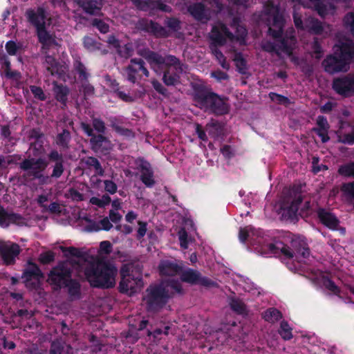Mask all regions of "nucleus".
<instances>
[{
    "label": "nucleus",
    "mask_w": 354,
    "mask_h": 354,
    "mask_svg": "<svg viewBox=\"0 0 354 354\" xmlns=\"http://www.w3.org/2000/svg\"><path fill=\"white\" fill-rule=\"evenodd\" d=\"M37 158L27 156L19 163L24 171L23 179L26 182L37 180L39 185H46L53 183V179L59 178L64 172L63 154L57 149H52L47 155Z\"/></svg>",
    "instance_id": "nucleus-1"
},
{
    "label": "nucleus",
    "mask_w": 354,
    "mask_h": 354,
    "mask_svg": "<svg viewBox=\"0 0 354 354\" xmlns=\"http://www.w3.org/2000/svg\"><path fill=\"white\" fill-rule=\"evenodd\" d=\"M263 18L268 27V35L279 43L277 46L279 50L291 55L293 50L292 45L295 44L296 39L293 35H283L285 19L279 6L272 1L266 3Z\"/></svg>",
    "instance_id": "nucleus-2"
},
{
    "label": "nucleus",
    "mask_w": 354,
    "mask_h": 354,
    "mask_svg": "<svg viewBox=\"0 0 354 354\" xmlns=\"http://www.w3.org/2000/svg\"><path fill=\"white\" fill-rule=\"evenodd\" d=\"M117 268L109 261L91 257L84 268V275L90 286L97 288H110L115 284Z\"/></svg>",
    "instance_id": "nucleus-3"
},
{
    "label": "nucleus",
    "mask_w": 354,
    "mask_h": 354,
    "mask_svg": "<svg viewBox=\"0 0 354 354\" xmlns=\"http://www.w3.org/2000/svg\"><path fill=\"white\" fill-rule=\"evenodd\" d=\"M192 88V99L196 106L217 116L228 113L230 106L226 97H222L201 84L194 83Z\"/></svg>",
    "instance_id": "nucleus-4"
},
{
    "label": "nucleus",
    "mask_w": 354,
    "mask_h": 354,
    "mask_svg": "<svg viewBox=\"0 0 354 354\" xmlns=\"http://www.w3.org/2000/svg\"><path fill=\"white\" fill-rule=\"evenodd\" d=\"M270 253L273 254H282L285 259H293L298 262H305L310 255V250L307 243L299 238L293 239L290 246L284 244L282 241H276L268 245Z\"/></svg>",
    "instance_id": "nucleus-5"
},
{
    "label": "nucleus",
    "mask_w": 354,
    "mask_h": 354,
    "mask_svg": "<svg viewBox=\"0 0 354 354\" xmlns=\"http://www.w3.org/2000/svg\"><path fill=\"white\" fill-rule=\"evenodd\" d=\"M354 59V44L344 43L339 47V52L327 55L322 62L326 72L334 74L347 72L351 62Z\"/></svg>",
    "instance_id": "nucleus-6"
},
{
    "label": "nucleus",
    "mask_w": 354,
    "mask_h": 354,
    "mask_svg": "<svg viewBox=\"0 0 354 354\" xmlns=\"http://www.w3.org/2000/svg\"><path fill=\"white\" fill-rule=\"evenodd\" d=\"M174 295L170 292L163 282L149 285L142 297L146 310L150 313H157L162 309L169 300Z\"/></svg>",
    "instance_id": "nucleus-7"
},
{
    "label": "nucleus",
    "mask_w": 354,
    "mask_h": 354,
    "mask_svg": "<svg viewBox=\"0 0 354 354\" xmlns=\"http://www.w3.org/2000/svg\"><path fill=\"white\" fill-rule=\"evenodd\" d=\"M138 54L147 60L151 69L157 68L162 70L164 68H169L173 66L176 71L182 73L183 67L178 58L174 55H168L165 57L151 50L149 48H143L138 51Z\"/></svg>",
    "instance_id": "nucleus-8"
},
{
    "label": "nucleus",
    "mask_w": 354,
    "mask_h": 354,
    "mask_svg": "<svg viewBox=\"0 0 354 354\" xmlns=\"http://www.w3.org/2000/svg\"><path fill=\"white\" fill-rule=\"evenodd\" d=\"M120 274L121 279L119 283L118 290L120 293L132 296L142 288V277L141 276L135 277L131 273L130 268L128 265H123L122 266Z\"/></svg>",
    "instance_id": "nucleus-9"
},
{
    "label": "nucleus",
    "mask_w": 354,
    "mask_h": 354,
    "mask_svg": "<svg viewBox=\"0 0 354 354\" xmlns=\"http://www.w3.org/2000/svg\"><path fill=\"white\" fill-rule=\"evenodd\" d=\"M73 270L65 262H59L53 267L48 275L47 281L57 290L63 288L68 279L72 277Z\"/></svg>",
    "instance_id": "nucleus-10"
},
{
    "label": "nucleus",
    "mask_w": 354,
    "mask_h": 354,
    "mask_svg": "<svg viewBox=\"0 0 354 354\" xmlns=\"http://www.w3.org/2000/svg\"><path fill=\"white\" fill-rule=\"evenodd\" d=\"M181 281L191 285H200L206 288L217 287L218 283L207 277H203L201 272L192 268H187L180 271Z\"/></svg>",
    "instance_id": "nucleus-11"
},
{
    "label": "nucleus",
    "mask_w": 354,
    "mask_h": 354,
    "mask_svg": "<svg viewBox=\"0 0 354 354\" xmlns=\"http://www.w3.org/2000/svg\"><path fill=\"white\" fill-rule=\"evenodd\" d=\"M332 88L344 97L352 96L354 95V74L348 73L335 77L332 82Z\"/></svg>",
    "instance_id": "nucleus-12"
},
{
    "label": "nucleus",
    "mask_w": 354,
    "mask_h": 354,
    "mask_svg": "<svg viewBox=\"0 0 354 354\" xmlns=\"http://www.w3.org/2000/svg\"><path fill=\"white\" fill-rule=\"evenodd\" d=\"M127 80L135 84L141 80L142 75L148 77L149 72L145 66V62L140 58H132L129 65L124 68Z\"/></svg>",
    "instance_id": "nucleus-13"
},
{
    "label": "nucleus",
    "mask_w": 354,
    "mask_h": 354,
    "mask_svg": "<svg viewBox=\"0 0 354 354\" xmlns=\"http://www.w3.org/2000/svg\"><path fill=\"white\" fill-rule=\"evenodd\" d=\"M234 35L223 23L212 28L210 39L216 46H223L226 44L227 39L234 41Z\"/></svg>",
    "instance_id": "nucleus-14"
},
{
    "label": "nucleus",
    "mask_w": 354,
    "mask_h": 354,
    "mask_svg": "<svg viewBox=\"0 0 354 354\" xmlns=\"http://www.w3.org/2000/svg\"><path fill=\"white\" fill-rule=\"evenodd\" d=\"M25 15L27 21L35 28L36 30L46 26L48 12L43 6H38L36 9H28Z\"/></svg>",
    "instance_id": "nucleus-15"
},
{
    "label": "nucleus",
    "mask_w": 354,
    "mask_h": 354,
    "mask_svg": "<svg viewBox=\"0 0 354 354\" xmlns=\"http://www.w3.org/2000/svg\"><path fill=\"white\" fill-rule=\"evenodd\" d=\"M44 277V273L37 263L31 260L28 261L27 266L24 269L21 278L24 279V282L27 287L31 286L33 288L37 287L32 279L40 280Z\"/></svg>",
    "instance_id": "nucleus-16"
},
{
    "label": "nucleus",
    "mask_w": 354,
    "mask_h": 354,
    "mask_svg": "<svg viewBox=\"0 0 354 354\" xmlns=\"http://www.w3.org/2000/svg\"><path fill=\"white\" fill-rule=\"evenodd\" d=\"M20 252L21 249L17 243H12L10 245L3 242L0 243V254L6 266L14 265Z\"/></svg>",
    "instance_id": "nucleus-17"
},
{
    "label": "nucleus",
    "mask_w": 354,
    "mask_h": 354,
    "mask_svg": "<svg viewBox=\"0 0 354 354\" xmlns=\"http://www.w3.org/2000/svg\"><path fill=\"white\" fill-rule=\"evenodd\" d=\"M137 169L141 171L140 180L147 187H151L155 184L153 180V171L151 164L142 157H139L135 160Z\"/></svg>",
    "instance_id": "nucleus-18"
},
{
    "label": "nucleus",
    "mask_w": 354,
    "mask_h": 354,
    "mask_svg": "<svg viewBox=\"0 0 354 354\" xmlns=\"http://www.w3.org/2000/svg\"><path fill=\"white\" fill-rule=\"evenodd\" d=\"M140 28L156 37H167L168 32L166 28L152 20L142 19L139 21Z\"/></svg>",
    "instance_id": "nucleus-19"
},
{
    "label": "nucleus",
    "mask_w": 354,
    "mask_h": 354,
    "mask_svg": "<svg viewBox=\"0 0 354 354\" xmlns=\"http://www.w3.org/2000/svg\"><path fill=\"white\" fill-rule=\"evenodd\" d=\"M36 33L38 41L41 44V50L46 53H47L52 46L57 45L55 37L50 34L46 30V26L37 30Z\"/></svg>",
    "instance_id": "nucleus-20"
},
{
    "label": "nucleus",
    "mask_w": 354,
    "mask_h": 354,
    "mask_svg": "<svg viewBox=\"0 0 354 354\" xmlns=\"http://www.w3.org/2000/svg\"><path fill=\"white\" fill-rule=\"evenodd\" d=\"M317 215L319 221L331 230H335L339 225V221L336 216L324 208H318Z\"/></svg>",
    "instance_id": "nucleus-21"
},
{
    "label": "nucleus",
    "mask_w": 354,
    "mask_h": 354,
    "mask_svg": "<svg viewBox=\"0 0 354 354\" xmlns=\"http://www.w3.org/2000/svg\"><path fill=\"white\" fill-rule=\"evenodd\" d=\"M187 11L196 21L205 22L209 19L206 7L203 3H194L187 7Z\"/></svg>",
    "instance_id": "nucleus-22"
},
{
    "label": "nucleus",
    "mask_w": 354,
    "mask_h": 354,
    "mask_svg": "<svg viewBox=\"0 0 354 354\" xmlns=\"http://www.w3.org/2000/svg\"><path fill=\"white\" fill-rule=\"evenodd\" d=\"M44 64L46 69L53 76L62 77L65 73L64 66L52 55H46L45 56Z\"/></svg>",
    "instance_id": "nucleus-23"
},
{
    "label": "nucleus",
    "mask_w": 354,
    "mask_h": 354,
    "mask_svg": "<svg viewBox=\"0 0 354 354\" xmlns=\"http://www.w3.org/2000/svg\"><path fill=\"white\" fill-rule=\"evenodd\" d=\"M53 94L55 100L59 102L63 106H66L68 102V97L70 94V89L66 85L59 84L57 82L53 83Z\"/></svg>",
    "instance_id": "nucleus-24"
},
{
    "label": "nucleus",
    "mask_w": 354,
    "mask_h": 354,
    "mask_svg": "<svg viewBox=\"0 0 354 354\" xmlns=\"http://www.w3.org/2000/svg\"><path fill=\"white\" fill-rule=\"evenodd\" d=\"M160 274L162 276H175L182 270V267L176 263L165 260L160 261L158 266Z\"/></svg>",
    "instance_id": "nucleus-25"
},
{
    "label": "nucleus",
    "mask_w": 354,
    "mask_h": 354,
    "mask_svg": "<svg viewBox=\"0 0 354 354\" xmlns=\"http://www.w3.org/2000/svg\"><path fill=\"white\" fill-rule=\"evenodd\" d=\"M23 220L21 215L16 213H8L0 205V226L8 227L10 223L19 224Z\"/></svg>",
    "instance_id": "nucleus-26"
},
{
    "label": "nucleus",
    "mask_w": 354,
    "mask_h": 354,
    "mask_svg": "<svg viewBox=\"0 0 354 354\" xmlns=\"http://www.w3.org/2000/svg\"><path fill=\"white\" fill-rule=\"evenodd\" d=\"M63 288H67V292L71 300L80 299L82 297L81 284L77 279L72 277L66 281Z\"/></svg>",
    "instance_id": "nucleus-27"
},
{
    "label": "nucleus",
    "mask_w": 354,
    "mask_h": 354,
    "mask_svg": "<svg viewBox=\"0 0 354 354\" xmlns=\"http://www.w3.org/2000/svg\"><path fill=\"white\" fill-rule=\"evenodd\" d=\"M78 4L86 13L91 15L98 14L102 7V2L98 0H80Z\"/></svg>",
    "instance_id": "nucleus-28"
},
{
    "label": "nucleus",
    "mask_w": 354,
    "mask_h": 354,
    "mask_svg": "<svg viewBox=\"0 0 354 354\" xmlns=\"http://www.w3.org/2000/svg\"><path fill=\"white\" fill-rule=\"evenodd\" d=\"M83 46L85 49L91 53L100 51L102 55H106L109 53L106 48H102L103 45L102 43L89 36H85L83 38Z\"/></svg>",
    "instance_id": "nucleus-29"
},
{
    "label": "nucleus",
    "mask_w": 354,
    "mask_h": 354,
    "mask_svg": "<svg viewBox=\"0 0 354 354\" xmlns=\"http://www.w3.org/2000/svg\"><path fill=\"white\" fill-rule=\"evenodd\" d=\"M305 30L313 35H319L324 31L322 23L317 19L310 17L305 21Z\"/></svg>",
    "instance_id": "nucleus-30"
},
{
    "label": "nucleus",
    "mask_w": 354,
    "mask_h": 354,
    "mask_svg": "<svg viewBox=\"0 0 354 354\" xmlns=\"http://www.w3.org/2000/svg\"><path fill=\"white\" fill-rule=\"evenodd\" d=\"M179 71L171 72L170 68L165 70L162 75L164 84L168 86H176L180 83V76Z\"/></svg>",
    "instance_id": "nucleus-31"
},
{
    "label": "nucleus",
    "mask_w": 354,
    "mask_h": 354,
    "mask_svg": "<svg viewBox=\"0 0 354 354\" xmlns=\"http://www.w3.org/2000/svg\"><path fill=\"white\" fill-rule=\"evenodd\" d=\"M209 136L214 139L219 138L223 133V126L217 120H212L206 125Z\"/></svg>",
    "instance_id": "nucleus-32"
},
{
    "label": "nucleus",
    "mask_w": 354,
    "mask_h": 354,
    "mask_svg": "<svg viewBox=\"0 0 354 354\" xmlns=\"http://www.w3.org/2000/svg\"><path fill=\"white\" fill-rule=\"evenodd\" d=\"M29 150L30 151V154L27 156H30V158H37L39 157H43L45 154V149L44 147V142H38L35 141L30 143Z\"/></svg>",
    "instance_id": "nucleus-33"
},
{
    "label": "nucleus",
    "mask_w": 354,
    "mask_h": 354,
    "mask_svg": "<svg viewBox=\"0 0 354 354\" xmlns=\"http://www.w3.org/2000/svg\"><path fill=\"white\" fill-rule=\"evenodd\" d=\"M74 70L78 74L80 82H87L90 74L86 71V68L80 59H76L73 64Z\"/></svg>",
    "instance_id": "nucleus-34"
},
{
    "label": "nucleus",
    "mask_w": 354,
    "mask_h": 354,
    "mask_svg": "<svg viewBox=\"0 0 354 354\" xmlns=\"http://www.w3.org/2000/svg\"><path fill=\"white\" fill-rule=\"evenodd\" d=\"M262 317L265 321L270 323H274L282 317V314L278 309L275 308H270L262 314Z\"/></svg>",
    "instance_id": "nucleus-35"
},
{
    "label": "nucleus",
    "mask_w": 354,
    "mask_h": 354,
    "mask_svg": "<svg viewBox=\"0 0 354 354\" xmlns=\"http://www.w3.org/2000/svg\"><path fill=\"white\" fill-rule=\"evenodd\" d=\"M104 133L94 134L90 138L91 149L95 151H100L104 142H108V138Z\"/></svg>",
    "instance_id": "nucleus-36"
},
{
    "label": "nucleus",
    "mask_w": 354,
    "mask_h": 354,
    "mask_svg": "<svg viewBox=\"0 0 354 354\" xmlns=\"http://www.w3.org/2000/svg\"><path fill=\"white\" fill-rule=\"evenodd\" d=\"M297 212L298 209L296 208V206L291 205L290 204L288 206L283 205L281 207V214L285 220H295L297 218Z\"/></svg>",
    "instance_id": "nucleus-37"
},
{
    "label": "nucleus",
    "mask_w": 354,
    "mask_h": 354,
    "mask_svg": "<svg viewBox=\"0 0 354 354\" xmlns=\"http://www.w3.org/2000/svg\"><path fill=\"white\" fill-rule=\"evenodd\" d=\"M234 62L237 71L241 74H245L247 71V62L243 57L242 53L236 52L234 54Z\"/></svg>",
    "instance_id": "nucleus-38"
},
{
    "label": "nucleus",
    "mask_w": 354,
    "mask_h": 354,
    "mask_svg": "<svg viewBox=\"0 0 354 354\" xmlns=\"http://www.w3.org/2000/svg\"><path fill=\"white\" fill-rule=\"evenodd\" d=\"M292 328L290 326L287 321L283 320L280 323V327L278 333L284 340H290L292 338Z\"/></svg>",
    "instance_id": "nucleus-39"
},
{
    "label": "nucleus",
    "mask_w": 354,
    "mask_h": 354,
    "mask_svg": "<svg viewBox=\"0 0 354 354\" xmlns=\"http://www.w3.org/2000/svg\"><path fill=\"white\" fill-rule=\"evenodd\" d=\"M71 140L70 132L67 129H64L62 133H58L56 138V143L64 149L68 148V143Z\"/></svg>",
    "instance_id": "nucleus-40"
},
{
    "label": "nucleus",
    "mask_w": 354,
    "mask_h": 354,
    "mask_svg": "<svg viewBox=\"0 0 354 354\" xmlns=\"http://www.w3.org/2000/svg\"><path fill=\"white\" fill-rule=\"evenodd\" d=\"M62 251L66 257H77L84 259L86 254L82 252L79 248L75 247H62Z\"/></svg>",
    "instance_id": "nucleus-41"
},
{
    "label": "nucleus",
    "mask_w": 354,
    "mask_h": 354,
    "mask_svg": "<svg viewBox=\"0 0 354 354\" xmlns=\"http://www.w3.org/2000/svg\"><path fill=\"white\" fill-rule=\"evenodd\" d=\"M315 10L322 18H324L328 13V9H335V6L330 3L328 6L323 1L314 3Z\"/></svg>",
    "instance_id": "nucleus-42"
},
{
    "label": "nucleus",
    "mask_w": 354,
    "mask_h": 354,
    "mask_svg": "<svg viewBox=\"0 0 354 354\" xmlns=\"http://www.w3.org/2000/svg\"><path fill=\"white\" fill-rule=\"evenodd\" d=\"M1 60L3 61L2 64V68L5 71V75L8 78H13L17 75L16 71H11V64L8 57L6 55H1Z\"/></svg>",
    "instance_id": "nucleus-43"
},
{
    "label": "nucleus",
    "mask_w": 354,
    "mask_h": 354,
    "mask_svg": "<svg viewBox=\"0 0 354 354\" xmlns=\"http://www.w3.org/2000/svg\"><path fill=\"white\" fill-rule=\"evenodd\" d=\"M230 306L231 309L234 312H235L239 315H242L245 313V310H246L245 305L241 299H232L230 303Z\"/></svg>",
    "instance_id": "nucleus-44"
},
{
    "label": "nucleus",
    "mask_w": 354,
    "mask_h": 354,
    "mask_svg": "<svg viewBox=\"0 0 354 354\" xmlns=\"http://www.w3.org/2000/svg\"><path fill=\"white\" fill-rule=\"evenodd\" d=\"M90 202L91 204L102 208L109 205V203L111 202V198L108 194H104L100 198L95 196L92 197L90 199Z\"/></svg>",
    "instance_id": "nucleus-45"
},
{
    "label": "nucleus",
    "mask_w": 354,
    "mask_h": 354,
    "mask_svg": "<svg viewBox=\"0 0 354 354\" xmlns=\"http://www.w3.org/2000/svg\"><path fill=\"white\" fill-rule=\"evenodd\" d=\"M167 288L173 290L175 292L183 295L184 291L180 282L176 279H169L163 282Z\"/></svg>",
    "instance_id": "nucleus-46"
},
{
    "label": "nucleus",
    "mask_w": 354,
    "mask_h": 354,
    "mask_svg": "<svg viewBox=\"0 0 354 354\" xmlns=\"http://www.w3.org/2000/svg\"><path fill=\"white\" fill-rule=\"evenodd\" d=\"M236 35H234V40L239 41L241 45H245L248 35L246 28L242 26L238 25L236 26Z\"/></svg>",
    "instance_id": "nucleus-47"
},
{
    "label": "nucleus",
    "mask_w": 354,
    "mask_h": 354,
    "mask_svg": "<svg viewBox=\"0 0 354 354\" xmlns=\"http://www.w3.org/2000/svg\"><path fill=\"white\" fill-rule=\"evenodd\" d=\"M338 173L346 177L354 178V162L341 166L338 169Z\"/></svg>",
    "instance_id": "nucleus-48"
},
{
    "label": "nucleus",
    "mask_w": 354,
    "mask_h": 354,
    "mask_svg": "<svg viewBox=\"0 0 354 354\" xmlns=\"http://www.w3.org/2000/svg\"><path fill=\"white\" fill-rule=\"evenodd\" d=\"M261 46V49L265 52L275 53L278 56L280 55L277 46L270 41H262Z\"/></svg>",
    "instance_id": "nucleus-49"
},
{
    "label": "nucleus",
    "mask_w": 354,
    "mask_h": 354,
    "mask_svg": "<svg viewBox=\"0 0 354 354\" xmlns=\"http://www.w3.org/2000/svg\"><path fill=\"white\" fill-rule=\"evenodd\" d=\"M269 97L272 101L276 102L279 104L288 105L290 103L288 97L277 93L270 92Z\"/></svg>",
    "instance_id": "nucleus-50"
},
{
    "label": "nucleus",
    "mask_w": 354,
    "mask_h": 354,
    "mask_svg": "<svg viewBox=\"0 0 354 354\" xmlns=\"http://www.w3.org/2000/svg\"><path fill=\"white\" fill-rule=\"evenodd\" d=\"M91 24L93 26L95 27L101 33L105 34L109 31V24L100 19H93Z\"/></svg>",
    "instance_id": "nucleus-51"
},
{
    "label": "nucleus",
    "mask_w": 354,
    "mask_h": 354,
    "mask_svg": "<svg viewBox=\"0 0 354 354\" xmlns=\"http://www.w3.org/2000/svg\"><path fill=\"white\" fill-rule=\"evenodd\" d=\"M92 125L94 129L98 133H104L106 131V127L104 122L100 118L92 117Z\"/></svg>",
    "instance_id": "nucleus-52"
},
{
    "label": "nucleus",
    "mask_w": 354,
    "mask_h": 354,
    "mask_svg": "<svg viewBox=\"0 0 354 354\" xmlns=\"http://www.w3.org/2000/svg\"><path fill=\"white\" fill-rule=\"evenodd\" d=\"M116 50L120 57L125 59L130 57L133 54V48L129 44H125L123 46L120 45V47L117 48Z\"/></svg>",
    "instance_id": "nucleus-53"
},
{
    "label": "nucleus",
    "mask_w": 354,
    "mask_h": 354,
    "mask_svg": "<svg viewBox=\"0 0 354 354\" xmlns=\"http://www.w3.org/2000/svg\"><path fill=\"white\" fill-rule=\"evenodd\" d=\"M55 260V254L52 251L42 252L39 257V262L43 265L50 264Z\"/></svg>",
    "instance_id": "nucleus-54"
},
{
    "label": "nucleus",
    "mask_w": 354,
    "mask_h": 354,
    "mask_svg": "<svg viewBox=\"0 0 354 354\" xmlns=\"http://www.w3.org/2000/svg\"><path fill=\"white\" fill-rule=\"evenodd\" d=\"M151 83L156 92L164 97H169V93L168 90L158 80L153 79L151 80Z\"/></svg>",
    "instance_id": "nucleus-55"
},
{
    "label": "nucleus",
    "mask_w": 354,
    "mask_h": 354,
    "mask_svg": "<svg viewBox=\"0 0 354 354\" xmlns=\"http://www.w3.org/2000/svg\"><path fill=\"white\" fill-rule=\"evenodd\" d=\"M133 4L140 10L148 11L152 7V1L148 0H131Z\"/></svg>",
    "instance_id": "nucleus-56"
},
{
    "label": "nucleus",
    "mask_w": 354,
    "mask_h": 354,
    "mask_svg": "<svg viewBox=\"0 0 354 354\" xmlns=\"http://www.w3.org/2000/svg\"><path fill=\"white\" fill-rule=\"evenodd\" d=\"M324 286L326 289L336 295L340 293L339 288L328 277L324 278Z\"/></svg>",
    "instance_id": "nucleus-57"
},
{
    "label": "nucleus",
    "mask_w": 354,
    "mask_h": 354,
    "mask_svg": "<svg viewBox=\"0 0 354 354\" xmlns=\"http://www.w3.org/2000/svg\"><path fill=\"white\" fill-rule=\"evenodd\" d=\"M30 89L36 99L41 101L46 100V95H45L43 89L40 86L32 85L30 86Z\"/></svg>",
    "instance_id": "nucleus-58"
},
{
    "label": "nucleus",
    "mask_w": 354,
    "mask_h": 354,
    "mask_svg": "<svg viewBox=\"0 0 354 354\" xmlns=\"http://www.w3.org/2000/svg\"><path fill=\"white\" fill-rule=\"evenodd\" d=\"M345 26L349 28L351 33L354 35V11L348 12L344 17Z\"/></svg>",
    "instance_id": "nucleus-59"
},
{
    "label": "nucleus",
    "mask_w": 354,
    "mask_h": 354,
    "mask_svg": "<svg viewBox=\"0 0 354 354\" xmlns=\"http://www.w3.org/2000/svg\"><path fill=\"white\" fill-rule=\"evenodd\" d=\"M341 190L346 196L354 198V181L344 183Z\"/></svg>",
    "instance_id": "nucleus-60"
},
{
    "label": "nucleus",
    "mask_w": 354,
    "mask_h": 354,
    "mask_svg": "<svg viewBox=\"0 0 354 354\" xmlns=\"http://www.w3.org/2000/svg\"><path fill=\"white\" fill-rule=\"evenodd\" d=\"M166 26L174 31H177L180 28V21L175 17L167 18L165 21Z\"/></svg>",
    "instance_id": "nucleus-61"
},
{
    "label": "nucleus",
    "mask_w": 354,
    "mask_h": 354,
    "mask_svg": "<svg viewBox=\"0 0 354 354\" xmlns=\"http://www.w3.org/2000/svg\"><path fill=\"white\" fill-rule=\"evenodd\" d=\"M252 227L251 226H246L245 227H241L239 232V239L241 243H245L250 236V233L252 232Z\"/></svg>",
    "instance_id": "nucleus-62"
},
{
    "label": "nucleus",
    "mask_w": 354,
    "mask_h": 354,
    "mask_svg": "<svg viewBox=\"0 0 354 354\" xmlns=\"http://www.w3.org/2000/svg\"><path fill=\"white\" fill-rule=\"evenodd\" d=\"M5 48L8 55H15L19 49V46L16 44L15 41L10 40L6 42Z\"/></svg>",
    "instance_id": "nucleus-63"
},
{
    "label": "nucleus",
    "mask_w": 354,
    "mask_h": 354,
    "mask_svg": "<svg viewBox=\"0 0 354 354\" xmlns=\"http://www.w3.org/2000/svg\"><path fill=\"white\" fill-rule=\"evenodd\" d=\"M64 352V346L59 342H53L48 354H62Z\"/></svg>",
    "instance_id": "nucleus-64"
}]
</instances>
